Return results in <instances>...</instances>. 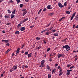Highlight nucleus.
<instances>
[{
	"label": "nucleus",
	"mask_w": 78,
	"mask_h": 78,
	"mask_svg": "<svg viewBox=\"0 0 78 78\" xmlns=\"http://www.w3.org/2000/svg\"><path fill=\"white\" fill-rule=\"evenodd\" d=\"M62 48L63 49L66 48V51H69L70 50V46H69L68 45L63 46L62 47Z\"/></svg>",
	"instance_id": "obj_1"
},
{
	"label": "nucleus",
	"mask_w": 78,
	"mask_h": 78,
	"mask_svg": "<svg viewBox=\"0 0 78 78\" xmlns=\"http://www.w3.org/2000/svg\"><path fill=\"white\" fill-rule=\"evenodd\" d=\"M65 55L64 54H59L58 55V58H59L60 57H64Z\"/></svg>",
	"instance_id": "obj_2"
},
{
	"label": "nucleus",
	"mask_w": 78,
	"mask_h": 78,
	"mask_svg": "<svg viewBox=\"0 0 78 78\" xmlns=\"http://www.w3.org/2000/svg\"><path fill=\"white\" fill-rule=\"evenodd\" d=\"M44 62H45V60H42L41 62V65H42V67H44L45 66Z\"/></svg>",
	"instance_id": "obj_3"
},
{
	"label": "nucleus",
	"mask_w": 78,
	"mask_h": 78,
	"mask_svg": "<svg viewBox=\"0 0 78 78\" xmlns=\"http://www.w3.org/2000/svg\"><path fill=\"white\" fill-rule=\"evenodd\" d=\"M75 14H76V12H74L73 13V16L71 18V20H73V19L74 17V16H75Z\"/></svg>",
	"instance_id": "obj_4"
},
{
	"label": "nucleus",
	"mask_w": 78,
	"mask_h": 78,
	"mask_svg": "<svg viewBox=\"0 0 78 78\" xmlns=\"http://www.w3.org/2000/svg\"><path fill=\"white\" fill-rule=\"evenodd\" d=\"M51 5H48L47 6V8L48 9H51L52 7H51Z\"/></svg>",
	"instance_id": "obj_5"
},
{
	"label": "nucleus",
	"mask_w": 78,
	"mask_h": 78,
	"mask_svg": "<svg viewBox=\"0 0 78 78\" xmlns=\"http://www.w3.org/2000/svg\"><path fill=\"white\" fill-rule=\"evenodd\" d=\"M58 5L60 8H62V7H63V6L62 5V4H61V2H59L58 3Z\"/></svg>",
	"instance_id": "obj_6"
},
{
	"label": "nucleus",
	"mask_w": 78,
	"mask_h": 78,
	"mask_svg": "<svg viewBox=\"0 0 78 78\" xmlns=\"http://www.w3.org/2000/svg\"><path fill=\"white\" fill-rule=\"evenodd\" d=\"M21 31H24L25 30V27H22L20 28Z\"/></svg>",
	"instance_id": "obj_7"
},
{
	"label": "nucleus",
	"mask_w": 78,
	"mask_h": 78,
	"mask_svg": "<svg viewBox=\"0 0 78 78\" xmlns=\"http://www.w3.org/2000/svg\"><path fill=\"white\" fill-rule=\"evenodd\" d=\"M11 48H10L9 49H8L7 51H6V52H5V54H7V53H8V52H9V51H11Z\"/></svg>",
	"instance_id": "obj_8"
},
{
	"label": "nucleus",
	"mask_w": 78,
	"mask_h": 78,
	"mask_svg": "<svg viewBox=\"0 0 78 78\" xmlns=\"http://www.w3.org/2000/svg\"><path fill=\"white\" fill-rule=\"evenodd\" d=\"M32 55V53H30L28 54L27 55V56L28 57H31Z\"/></svg>",
	"instance_id": "obj_9"
},
{
	"label": "nucleus",
	"mask_w": 78,
	"mask_h": 78,
	"mask_svg": "<svg viewBox=\"0 0 78 78\" xmlns=\"http://www.w3.org/2000/svg\"><path fill=\"white\" fill-rule=\"evenodd\" d=\"M54 36H58V33H54Z\"/></svg>",
	"instance_id": "obj_10"
},
{
	"label": "nucleus",
	"mask_w": 78,
	"mask_h": 78,
	"mask_svg": "<svg viewBox=\"0 0 78 78\" xmlns=\"http://www.w3.org/2000/svg\"><path fill=\"white\" fill-rule=\"evenodd\" d=\"M11 18L13 19V18H14V17L15 16V15H14V14H11Z\"/></svg>",
	"instance_id": "obj_11"
},
{
	"label": "nucleus",
	"mask_w": 78,
	"mask_h": 78,
	"mask_svg": "<svg viewBox=\"0 0 78 78\" xmlns=\"http://www.w3.org/2000/svg\"><path fill=\"white\" fill-rule=\"evenodd\" d=\"M27 13V11H25L23 13V16H24L25 14H26Z\"/></svg>",
	"instance_id": "obj_12"
},
{
	"label": "nucleus",
	"mask_w": 78,
	"mask_h": 78,
	"mask_svg": "<svg viewBox=\"0 0 78 78\" xmlns=\"http://www.w3.org/2000/svg\"><path fill=\"white\" fill-rule=\"evenodd\" d=\"M28 20V18H26L25 19L23 20V22H26V21H27V20Z\"/></svg>",
	"instance_id": "obj_13"
},
{
	"label": "nucleus",
	"mask_w": 78,
	"mask_h": 78,
	"mask_svg": "<svg viewBox=\"0 0 78 78\" xmlns=\"http://www.w3.org/2000/svg\"><path fill=\"white\" fill-rule=\"evenodd\" d=\"M42 9H40V10L39 11V12H38V14H39L41 13V12L42 11Z\"/></svg>",
	"instance_id": "obj_14"
},
{
	"label": "nucleus",
	"mask_w": 78,
	"mask_h": 78,
	"mask_svg": "<svg viewBox=\"0 0 78 78\" xmlns=\"http://www.w3.org/2000/svg\"><path fill=\"white\" fill-rule=\"evenodd\" d=\"M50 32H47L45 34V35H46L47 36L49 35V34H50Z\"/></svg>",
	"instance_id": "obj_15"
},
{
	"label": "nucleus",
	"mask_w": 78,
	"mask_h": 78,
	"mask_svg": "<svg viewBox=\"0 0 78 78\" xmlns=\"http://www.w3.org/2000/svg\"><path fill=\"white\" fill-rule=\"evenodd\" d=\"M13 67H15V68H14L13 69L14 70H16L17 69V66H13Z\"/></svg>",
	"instance_id": "obj_16"
},
{
	"label": "nucleus",
	"mask_w": 78,
	"mask_h": 78,
	"mask_svg": "<svg viewBox=\"0 0 78 78\" xmlns=\"http://www.w3.org/2000/svg\"><path fill=\"white\" fill-rule=\"evenodd\" d=\"M46 69L48 70H50V67H49V66H48V65L47 66Z\"/></svg>",
	"instance_id": "obj_17"
},
{
	"label": "nucleus",
	"mask_w": 78,
	"mask_h": 78,
	"mask_svg": "<svg viewBox=\"0 0 78 78\" xmlns=\"http://www.w3.org/2000/svg\"><path fill=\"white\" fill-rule=\"evenodd\" d=\"M16 9H15L12 12V14H15V13H16Z\"/></svg>",
	"instance_id": "obj_18"
},
{
	"label": "nucleus",
	"mask_w": 78,
	"mask_h": 78,
	"mask_svg": "<svg viewBox=\"0 0 78 78\" xmlns=\"http://www.w3.org/2000/svg\"><path fill=\"white\" fill-rule=\"evenodd\" d=\"M20 33V32L19 31H17L15 32V34H19Z\"/></svg>",
	"instance_id": "obj_19"
},
{
	"label": "nucleus",
	"mask_w": 78,
	"mask_h": 78,
	"mask_svg": "<svg viewBox=\"0 0 78 78\" xmlns=\"http://www.w3.org/2000/svg\"><path fill=\"white\" fill-rule=\"evenodd\" d=\"M66 14H69L70 13V12L69 11H66Z\"/></svg>",
	"instance_id": "obj_20"
},
{
	"label": "nucleus",
	"mask_w": 78,
	"mask_h": 78,
	"mask_svg": "<svg viewBox=\"0 0 78 78\" xmlns=\"http://www.w3.org/2000/svg\"><path fill=\"white\" fill-rule=\"evenodd\" d=\"M20 8H22L23 7V4H20Z\"/></svg>",
	"instance_id": "obj_21"
},
{
	"label": "nucleus",
	"mask_w": 78,
	"mask_h": 78,
	"mask_svg": "<svg viewBox=\"0 0 78 78\" xmlns=\"http://www.w3.org/2000/svg\"><path fill=\"white\" fill-rule=\"evenodd\" d=\"M49 16H53V15H54V13H49Z\"/></svg>",
	"instance_id": "obj_22"
},
{
	"label": "nucleus",
	"mask_w": 78,
	"mask_h": 78,
	"mask_svg": "<svg viewBox=\"0 0 78 78\" xmlns=\"http://www.w3.org/2000/svg\"><path fill=\"white\" fill-rule=\"evenodd\" d=\"M47 31V29L43 30L42 31H41V33H44V32H45V31Z\"/></svg>",
	"instance_id": "obj_23"
},
{
	"label": "nucleus",
	"mask_w": 78,
	"mask_h": 78,
	"mask_svg": "<svg viewBox=\"0 0 78 78\" xmlns=\"http://www.w3.org/2000/svg\"><path fill=\"white\" fill-rule=\"evenodd\" d=\"M13 69H14V68H12L10 69V72H12V71H13Z\"/></svg>",
	"instance_id": "obj_24"
},
{
	"label": "nucleus",
	"mask_w": 78,
	"mask_h": 78,
	"mask_svg": "<svg viewBox=\"0 0 78 78\" xmlns=\"http://www.w3.org/2000/svg\"><path fill=\"white\" fill-rule=\"evenodd\" d=\"M5 43H8L9 42V41L8 40H5Z\"/></svg>",
	"instance_id": "obj_25"
},
{
	"label": "nucleus",
	"mask_w": 78,
	"mask_h": 78,
	"mask_svg": "<svg viewBox=\"0 0 78 78\" xmlns=\"http://www.w3.org/2000/svg\"><path fill=\"white\" fill-rule=\"evenodd\" d=\"M70 75V72H68L67 73L66 75L68 76V75Z\"/></svg>",
	"instance_id": "obj_26"
},
{
	"label": "nucleus",
	"mask_w": 78,
	"mask_h": 78,
	"mask_svg": "<svg viewBox=\"0 0 78 78\" xmlns=\"http://www.w3.org/2000/svg\"><path fill=\"white\" fill-rule=\"evenodd\" d=\"M16 1L17 2V3H19L20 2V0H16Z\"/></svg>",
	"instance_id": "obj_27"
},
{
	"label": "nucleus",
	"mask_w": 78,
	"mask_h": 78,
	"mask_svg": "<svg viewBox=\"0 0 78 78\" xmlns=\"http://www.w3.org/2000/svg\"><path fill=\"white\" fill-rule=\"evenodd\" d=\"M9 3H13V1L12 0H10L9 2Z\"/></svg>",
	"instance_id": "obj_28"
},
{
	"label": "nucleus",
	"mask_w": 78,
	"mask_h": 78,
	"mask_svg": "<svg viewBox=\"0 0 78 78\" xmlns=\"http://www.w3.org/2000/svg\"><path fill=\"white\" fill-rule=\"evenodd\" d=\"M51 78V75L50 74H49L48 75V78Z\"/></svg>",
	"instance_id": "obj_29"
},
{
	"label": "nucleus",
	"mask_w": 78,
	"mask_h": 78,
	"mask_svg": "<svg viewBox=\"0 0 78 78\" xmlns=\"http://www.w3.org/2000/svg\"><path fill=\"white\" fill-rule=\"evenodd\" d=\"M40 39L41 38L40 37H37V38H36V39H37V40H40Z\"/></svg>",
	"instance_id": "obj_30"
},
{
	"label": "nucleus",
	"mask_w": 78,
	"mask_h": 78,
	"mask_svg": "<svg viewBox=\"0 0 78 78\" xmlns=\"http://www.w3.org/2000/svg\"><path fill=\"white\" fill-rule=\"evenodd\" d=\"M41 48V46H39V47H38V48H37L36 49H38V50H39V49H40V48Z\"/></svg>",
	"instance_id": "obj_31"
},
{
	"label": "nucleus",
	"mask_w": 78,
	"mask_h": 78,
	"mask_svg": "<svg viewBox=\"0 0 78 78\" xmlns=\"http://www.w3.org/2000/svg\"><path fill=\"white\" fill-rule=\"evenodd\" d=\"M50 50V48H49L47 49V51H49Z\"/></svg>",
	"instance_id": "obj_32"
},
{
	"label": "nucleus",
	"mask_w": 78,
	"mask_h": 78,
	"mask_svg": "<svg viewBox=\"0 0 78 78\" xmlns=\"http://www.w3.org/2000/svg\"><path fill=\"white\" fill-rule=\"evenodd\" d=\"M8 12H9L8 13L9 14H10V13H11V12L10 11V10L8 9Z\"/></svg>",
	"instance_id": "obj_33"
},
{
	"label": "nucleus",
	"mask_w": 78,
	"mask_h": 78,
	"mask_svg": "<svg viewBox=\"0 0 78 78\" xmlns=\"http://www.w3.org/2000/svg\"><path fill=\"white\" fill-rule=\"evenodd\" d=\"M71 71H72V69L68 70H67V72H71Z\"/></svg>",
	"instance_id": "obj_34"
},
{
	"label": "nucleus",
	"mask_w": 78,
	"mask_h": 78,
	"mask_svg": "<svg viewBox=\"0 0 78 78\" xmlns=\"http://www.w3.org/2000/svg\"><path fill=\"white\" fill-rule=\"evenodd\" d=\"M10 24H11V23H7L6 25H10Z\"/></svg>",
	"instance_id": "obj_35"
},
{
	"label": "nucleus",
	"mask_w": 78,
	"mask_h": 78,
	"mask_svg": "<svg viewBox=\"0 0 78 78\" xmlns=\"http://www.w3.org/2000/svg\"><path fill=\"white\" fill-rule=\"evenodd\" d=\"M46 10H47V9L45 8L43 10V11L45 12V11H46Z\"/></svg>",
	"instance_id": "obj_36"
},
{
	"label": "nucleus",
	"mask_w": 78,
	"mask_h": 78,
	"mask_svg": "<svg viewBox=\"0 0 78 78\" xmlns=\"http://www.w3.org/2000/svg\"><path fill=\"white\" fill-rule=\"evenodd\" d=\"M28 53V52L27 51L25 52V55H27V54Z\"/></svg>",
	"instance_id": "obj_37"
},
{
	"label": "nucleus",
	"mask_w": 78,
	"mask_h": 78,
	"mask_svg": "<svg viewBox=\"0 0 78 78\" xmlns=\"http://www.w3.org/2000/svg\"><path fill=\"white\" fill-rule=\"evenodd\" d=\"M62 73H63V72H62V73H60L59 74V76H61V75L62 74Z\"/></svg>",
	"instance_id": "obj_38"
},
{
	"label": "nucleus",
	"mask_w": 78,
	"mask_h": 78,
	"mask_svg": "<svg viewBox=\"0 0 78 78\" xmlns=\"http://www.w3.org/2000/svg\"><path fill=\"white\" fill-rule=\"evenodd\" d=\"M34 27V26L32 25V26H30V28H33V27Z\"/></svg>",
	"instance_id": "obj_39"
},
{
	"label": "nucleus",
	"mask_w": 78,
	"mask_h": 78,
	"mask_svg": "<svg viewBox=\"0 0 78 78\" xmlns=\"http://www.w3.org/2000/svg\"><path fill=\"white\" fill-rule=\"evenodd\" d=\"M5 18H6V19H8V16H5Z\"/></svg>",
	"instance_id": "obj_40"
},
{
	"label": "nucleus",
	"mask_w": 78,
	"mask_h": 78,
	"mask_svg": "<svg viewBox=\"0 0 78 78\" xmlns=\"http://www.w3.org/2000/svg\"><path fill=\"white\" fill-rule=\"evenodd\" d=\"M22 68H25V65H22Z\"/></svg>",
	"instance_id": "obj_41"
},
{
	"label": "nucleus",
	"mask_w": 78,
	"mask_h": 78,
	"mask_svg": "<svg viewBox=\"0 0 78 78\" xmlns=\"http://www.w3.org/2000/svg\"><path fill=\"white\" fill-rule=\"evenodd\" d=\"M17 27H21V24H18V26H17Z\"/></svg>",
	"instance_id": "obj_42"
},
{
	"label": "nucleus",
	"mask_w": 78,
	"mask_h": 78,
	"mask_svg": "<svg viewBox=\"0 0 78 78\" xmlns=\"http://www.w3.org/2000/svg\"><path fill=\"white\" fill-rule=\"evenodd\" d=\"M20 50V48H17V51H19Z\"/></svg>",
	"instance_id": "obj_43"
},
{
	"label": "nucleus",
	"mask_w": 78,
	"mask_h": 78,
	"mask_svg": "<svg viewBox=\"0 0 78 78\" xmlns=\"http://www.w3.org/2000/svg\"><path fill=\"white\" fill-rule=\"evenodd\" d=\"M67 5V2H65L64 4V6H66V5Z\"/></svg>",
	"instance_id": "obj_44"
},
{
	"label": "nucleus",
	"mask_w": 78,
	"mask_h": 78,
	"mask_svg": "<svg viewBox=\"0 0 78 78\" xmlns=\"http://www.w3.org/2000/svg\"><path fill=\"white\" fill-rule=\"evenodd\" d=\"M54 32H56V30H53V31L52 32V33H54Z\"/></svg>",
	"instance_id": "obj_45"
},
{
	"label": "nucleus",
	"mask_w": 78,
	"mask_h": 78,
	"mask_svg": "<svg viewBox=\"0 0 78 78\" xmlns=\"http://www.w3.org/2000/svg\"><path fill=\"white\" fill-rule=\"evenodd\" d=\"M26 9H23L22 10V11H23H23H26Z\"/></svg>",
	"instance_id": "obj_46"
},
{
	"label": "nucleus",
	"mask_w": 78,
	"mask_h": 78,
	"mask_svg": "<svg viewBox=\"0 0 78 78\" xmlns=\"http://www.w3.org/2000/svg\"><path fill=\"white\" fill-rule=\"evenodd\" d=\"M16 54H17L19 53V51H16Z\"/></svg>",
	"instance_id": "obj_47"
},
{
	"label": "nucleus",
	"mask_w": 78,
	"mask_h": 78,
	"mask_svg": "<svg viewBox=\"0 0 78 78\" xmlns=\"http://www.w3.org/2000/svg\"><path fill=\"white\" fill-rule=\"evenodd\" d=\"M58 64H55V67H57L58 66Z\"/></svg>",
	"instance_id": "obj_48"
},
{
	"label": "nucleus",
	"mask_w": 78,
	"mask_h": 78,
	"mask_svg": "<svg viewBox=\"0 0 78 78\" xmlns=\"http://www.w3.org/2000/svg\"><path fill=\"white\" fill-rule=\"evenodd\" d=\"M71 65H67V67H70Z\"/></svg>",
	"instance_id": "obj_49"
},
{
	"label": "nucleus",
	"mask_w": 78,
	"mask_h": 78,
	"mask_svg": "<svg viewBox=\"0 0 78 78\" xmlns=\"http://www.w3.org/2000/svg\"><path fill=\"white\" fill-rule=\"evenodd\" d=\"M44 44H46V41H44Z\"/></svg>",
	"instance_id": "obj_50"
},
{
	"label": "nucleus",
	"mask_w": 78,
	"mask_h": 78,
	"mask_svg": "<svg viewBox=\"0 0 78 78\" xmlns=\"http://www.w3.org/2000/svg\"><path fill=\"white\" fill-rule=\"evenodd\" d=\"M6 45L8 46H9V43H7L6 44Z\"/></svg>",
	"instance_id": "obj_51"
},
{
	"label": "nucleus",
	"mask_w": 78,
	"mask_h": 78,
	"mask_svg": "<svg viewBox=\"0 0 78 78\" xmlns=\"http://www.w3.org/2000/svg\"><path fill=\"white\" fill-rule=\"evenodd\" d=\"M54 71V73H55V72H56V69H54L53 70Z\"/></svg>",
	"instance_id": "obj_52"
},
{
	"label": "nucleus",
	"mask_w": 78,
	"mask_h": 78,
	"mask_svg": "<svg viewBox=\"0 0 78 78\" xmlns=\"http://www.w3.org/2000/svg\"><path fill=\"white\" fill-rule=\"evenodd\" d=\"M6 40H2V42H5V41Z\"/></svg>",
	"instance_id": "obj_53"
},
{
	"label": "nucleus",
	"mask_w": 78,
	"mask_h": 78,
	"mask_svg": "<svg viewBox=\"0 0 78 78\" xmlns=\"http://www.w3.org/2000/svg\"><path fill=\"white\" fill-rule=\"evenodd\" d=\"M25 67H26V68H28V66L26 65L25 66Z\"/></svg>",
	"instance_id": "obj_54"
},
{
	"label": "nucleus",
	"mask_w": 78,
	"mask_h": 78,
	"mask_svg": "<svg viewBox=\"0 0 78 78\" xmlns=\"http://www.w3.org/2000/svg\"><path fill=\"white\" fill-rule=\"evenodd\" d=\"M60 67H61V66H59L58 67V69H59Z\"/></svg>",
	"instance_id": "obj_55"
},
{
	"label": "nucleus",
	"mask_w": 78,
	"mask_h": 78,
	"mask_svg": "<svg viewBox=\"0 0 78 78\" xmlns=\"http://www.w3.org/2000/svg\"><path fill=\"white\" fill-rule=\"evenodd\" d=\"M74 67V66H72V67H70V69H73V67Z\"/></svg>",
	"instance_id": "obj_56"
},
{
	"label": "nucleus",
	"mask_w": 78,
	"mask_h": 78,
	"mask_svg": "<svg viewBox=\"0 0 78 78\" xmlns=\"http://www.w3.org/2000/svg\"><path fill=\"white\" fill-rule=\"evenodd\" d=\"M75 25H74L73 26V28H75Z\"/></svg>",
	"instance_id": "obj_57"
},
{
	"label": "nucleus",
	"mask_w": 78,
	"mask_h": 78,
	"mask_svg": "<svg viewBox=\"0 0 78 78\" xmlns=\"http://www.w3.org/2000/svg\"><path fill=\"white\" fill-rule=\"evenodd\" d=\"M76 28L77 29L78 28V25H77V26L76 27Z\"/></svg>",
	"instance_id": "obj_58"
},
{
	"label": "nucleus",
	"mask_w": 78,
	"mask_h": 78,
	"mask_svg": "<svg viewBox=\"0 0 78 78\" xmlns=\"http://www.w3.org/2000/svg\"><path fill=\"white\" fill-rule=\"evenodd\" d=\"M26 2H28L29 0H25Z\"/></svg>",
	"instance_id": "obj_59"
},
{
	"label": "nucleus",
	"mask_w": 78,
	"mask_h": 78,
	"mask_svg": "<svg viewBox=\"0 0 78 78\" xmlns=\"http://www.w3.org/2000/svg\"><path fill=\"white\" fill-rule=\"evenodd\" d=\"M65 17H66L64 16L63 17H62V18H61V19H62H62H64V18H65Z\"/></svg>",
	"instance_id": "obj_60"
},
{
	"label": "nucleus",
	"mask_w": 78,
	"mask_h": 78,
	"mask_svg": "<svg viewBox=\"0 0 78 78\" xmlns=\"http://www.w3.org/2000/svg\"><path fill=\"white\" fill-rule=\"evenodd\" d=\"M12 56H14V55H14V53H12Z\"/></svg>",
	"instance_id": "obj_61"
},
{
	"label": "nucleus",
	"mask_w": 78,
	"mask_h": 78,
	"mask_svg": "<svg viewBox=\"0 0 78 78\" xmlns=\"http://www.w3.org/2000/svg\"><path fill=\"white\" fill-rule=\"evenodd\" d=\"M53 28V27H51V28H50V29H49V30H51L52 29V28Z\"/></svg>",
	"instance_id": "obj_62"
},
{
	"label": "nucleus",
	"mask_w": 78,
	"mask_h": 78,
	"mask_svg": "<svg viewBox=\"0 0 78 78\" xmlns=\"http://www.w3.org/2000/svg\"><path fill=\"white\" fill-rule=\"evenodd\" d=\"M49 61H52V59H51V58H50L49 59Z\"/></svg>",
	"instance_id": "obj_63"
},
{
	"label": "nucleus",
	"mask_w": 78,
	"mask_h": 78,
	"mask_svg": "<svg viewBox=\"0 0 78 78\" xmlns=\"http://www.w3.org/2000/svg\"><path fill=\"white\" fill-rule=\"evenodd\" d=\"M77 59H78V58H75V61H76V60H77Z\"/></svg>",
	"instance_id": "obj_64"
}]
</instances>
